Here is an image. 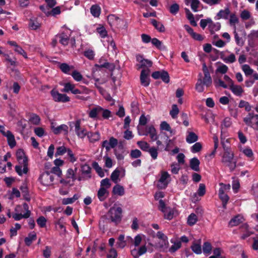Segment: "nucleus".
<instances>
[{"label": "nucleus", "mask_w": 258, "mask_h": 258, "mask_svg": "<svg viewBox=\"0 0 258 258\" xmlns=\"http://www.w3.org/2000/svg\"><path fill=\"white\" fill-rule=\"evenodd\" d=\"M17 159L19 165L15 166V170L18 174L22 176L28 172V160L25 153L22 149H19L16 152Z\"/></svg>", "instance_id": "1"}, {"label": "nucleus", "mask_w": 258, "mask_h": 258, "mask_svg": "<svg viewBox=\"0 0 258 258\" xmlns=\"http://www.w3.org/2000/svg\"><path fill=\"white\" fill-rule=\"evenodd\" d=\"M88 115L89 117L93 119L101 120L102 118L108 119L111 116V112L108 109L97 105L92 108L88 112Z\"/></svg>", "instance_id": "2"}, {"label": "nucleus", "mask_w": 258, "mask_h": 258, "mask_svg": "<svg viewBox=\"0 0 258 258\" xmlns=\"http://www.w3.org/2000/svg\"><path fill=\"white\" fill-rule=\"evenodd\" d=\"M222 144L225 152L222 156L221 161L232 171L235 168L236 166V162L234 160V154L228 148L225 147L223 142H222Z\"/></svg>", "instance_id": "3"}, {"label": "nucleus", "mask_w": 258, "mask_h": 258, "mask_svg": "<svg viewBox=\"0 0 258 258\" xmlns=\"http://www.w3.org/2000/svg\"><path fill=\"white\" fill-rule=\"evenodd\" d=\"M199 78L196 84L195 89L200 93L203 92L205 90L204 86L207 88L210 87L212 84V79L210 74H205L202 78V74L200 73L198 75Z\"/></svg>", "instance_id": "4"}, {"label": "nucleus", "mask_w": 258, "mask_h": 258, "mask_svg": "<svg viewBox=\"0 0 258 258\" xmlns=\"http://www.w3.org/2000/svg\"><path fill=\"white\" fill-rule=\"evenodd\" d=\"M122 209L118 205L114 204L108 211L107 216L111 221L116 225L120 222L122 219Z\"/></svg>", "instance_id": "5"}, {"label": "nucleus", "mask_w": 258, "mask_h": 258, "mask_svg": "<svg viewBox=\"0 0 258 258\" xmlns=\"http://www.w3.org/2000/svg\"><path fill=\"white\" fill-rule=\"evenodd\" d=\"M57 37H58V41L62 45L67 46L70 43L72 47L75 46V39L73 37L71 38V33L69 31L57 34Z\"/></svg>", "instance_id": "6"}, {"label": "nucleus", "mask_w": 258, "mask_h": 258, "mask_svg": "<svg viewBox=\"0 0 258 258\" xmlns=\"http://www.w3.org/2000/svg\"><path fill=\"white\" fill-rule=\"evenodd\" d=\"M243 121L247 126L258 131V114L252 112L249 113L244 117Z\"/></svg>", "instance_id": "7"}, {"label": "nucleus", "mask_w": 258, "mask_h": 258, "mask_svg": "<svg viewBox=\"0 0 258 258\" xmlns=\"http://www.w3.org/2000/svg\"><path fill=\"white\" fill-rule=\"evenodd\" d=\"M170 181V174L166 171H161V176L157 181V186L159 189H165Z\"/></svg>", "instance_id": "8"}, {"label": "nucleus", "mask_w": 258, "mask_h": 258, "mask_svg": "<svg viewBox=\"0 0 258 258\" xmlns=\"http://www.w3.org/2000/svg\"><path fill=\"white\" fill-rule=\"evenodd\" d=\"M156 236L160 239V241L157 243L158 247L161 250H166L169 245L167 237L162 231L157 232Z\"/></svg>", "instance_id": "9"}, {"label": "nucleus", "mask_w": 258, "mask_h": 258, "mask_svg": "<svg viewBox=\"0 0 258 258\" xmlns=\"http://www.w3.org/2000/svg\"><path fill=\"white\" fill-rule=\"evenodd\" d=\"M138 134L140 136L149 135L152 141H156L158 139L156 130L154 127L152 125L147 127L145 132L138 128Z\"/></svg>", "instance_id": "10"}, {"label": "nucleus", "mask_w": 258, "mask_h": 258, "mask_svg": "<svg viewBox=\"0 0 258 258\" xmlns=\"http://www.w3.org/2000/svg\"><path fill=\"white\" fill-rule=\"evenodd\" d=\"M81 120L78 119L75 122H70V125L71 126V124H74L76 135L79 138L83 139L87 135L88 133L86 129L81 127Z\"/></svg>", "instance_id": "11"}, {"label": "nucleus", "mask_w": 258, "mask_h": 258, "mask_svg": "<svg viewBox=\"0 0 258 258\" xmlns=\"http://www.w3.org/2000/svg\"><path fill=\"white\" fill-rule=\"evenodd\" d=\"M39 181L44 186H47L52 184L53 177L48 171L42 173L39 177Z\"/></svg>", "instance_id": "12"}, {"label": "nucleus", "mask_w": 258, "mask_h": 258, "mask_svg": "<svg viewBox=\"0 0 258 258\" xmlns=\"http://www.w3.org/2000/svg\"><path fill=\"white\" fill-rule=\"evenodd\" d=\"M51 95L55 102H67L70 101V98L66 94L59 93L54 90L51 91Z\"/></svg>", "instance_id": "13"}, {"label": "nucleus", "mask_w": 258, "mask_h": 258, "mask_svg": "<svg viewBox=\"0 0 258 258\" xmlns=\"http://www.w3.org/2000/svg\"><path fill=\"white\" fill-rule=\"evenodd\" d=\"M152 77L155 79H161L166 83H169L170 81L168 73L164 71L154 72L152 73Z\"/></svg>", "instance_id": "14"}, {"label": "nucleus", "mask_w": 258, "mask_h": 258, "mask_svg": "<svg viewBox=\"0 0 258 258\" xmlns=\"http://www.w3.org/2000/svg\"><path fill=\"white\" fill-rule=\"evenodd\" d=\"M149 75L150 70L149 69H143L142 70L140 81L141 84L145 87H148L150 84Z\"/></svg>", "instance_id": "15"}, {"label": "nucleus", "mask_w": 258, "mask_h": 258, "mask_svg": "<svg viewBox=\"0 0 258 258\" xmlns=\"http://www.w3.org/2000/svg\"><path fill=\"white\" fill-rule=\"evenodd\" d=\"M51 128L53 133L55 135L63 133L64 135H68L69 127L66 124H61L58 126H55L54 123H51Z\"/></svg>", "instance_id": "16"}, {"label": "nucleus", "mask_w": 258, "mask_h": 258, "mask_svg": "<svg viewBox=\"0 0 258 258\" xmlns=\"http://www.w3.org/2000/svg\"><path fill=\"white\" fill-rule=\"evenodd\" d=\"M136 59L140 63L139 68L149 69L152 65V62L151 60L144 59L142 55H137Z\"/></svg>", "instance_id": "17"}, {"label": "nucleus", "mask_w": 258, "mask_h": 258, "mask_svg": "<svg viewBox=\"0 0 258 258\" xmlns=\"http://www.w3.org/2000/svg\"><path fill=\"white\" fill-rule=\"evenodd\" d=\"M230 13V10L228 7L225 8L224 9L220 10L219 12L217 14L215 17V20H220L223 19L224 20H227L229 19V17Z\"/></svg>", "instance_id": "18"}, {"label": "nucleus", "mask_w": 258, "mask_h": 258, "mask_svg": "<svg viewBox=\"0 0 258 258\" xmlns=\"http://www.w3.org/2000/svg\"><path fill=\"white\" fill-rule=\"evenodd\" d=\"M206 193V186L203 183H200L199 184V187L197 191V192L194 193L193 196L191 197L192 201L196 202L199 200L197 197V195L200 197H203Z\"/></svg>", "instance_id": "19"}, {"label": "nucleus", "mask_w": 258, "mask_h": 258, "mask_svg": "<svg viewBox=\"0 0 258 258\" xmlns=\"http://www.w3.org/2000/svg\"><path fill=\"white\" fill-rule=\"evenodd\" d=\"M229 89L236 96L240 97L244 92L243 88L239 85H234V83L229 87Z\"/></svg>", "instance_id": "20"}, {"label": "nucleus", "mask_w": 258, "mask_h": 258, "mask_svg": "<svg viewBox=\"0 0 258 258\" xmlns=\"http://www.w3.org/2000/svg\"><path fill=\"white\" fill-rule=\"evenodd\" d=\"M4 136L7 137L8 144L11 148H13L16 146V142L14 136L10 131H7Z\"/></svg>", "instance_id": "21"}, {"label": "nucleus", "mask_w": 258, "mask_h": 258, "mask_svg": "<svg viewBox=\"0 0 258 258\" xmlns=\"http://www.w3.org/2000/svg\"><path fill=\"white\" fill-rule=\"evenodd\" d=\"M108 196V191L106 188L100 187L97 192V197L100 201H104Z\"/></svg>", "instance_id": "22"}, {"label": "nucleus", "mask_w": 258, "mask_h": 258, "mask_svg": "<svg viewBox=\"0 0 258 258\" xmlns=\"http://www.w3.org/2000/svg\"><path fill=\"white\" fill-rule=\"evenodd\" d=\"M208 28L211 34H213L216 31H218L220 29L221 24L219 22L214 23L211 20V22L209 25Z\"/></svg>", "instance_id": "23"}, {"label": "nucleus", "mask_w": 258, "mask_h": 258, "mask_svg": "<svg viewBox=\"0 0 258 258\" xmlns=\"http://www.w3.org/2000/svg\"><path fill=\"white\" fill-rule=\"evenodd\" d=\"M243 221V218L239 215L232 218L229 222L230 227L236 226L241 223Z\"/></svg>", "instance_id": "24"}, {"label": "nucleus", "mask_w": 258, "mask_h": 258, "mask_svg": "<svg viewBox=\"0 0 258 258\" xmlns=\"http://www.w3.org/2000/svg\"><path fill=\"white\" fill-rule=\"evenodd\" d=\"M188 135L186 137V141L189 143L191 144L196 142L198 140V136L192 132L187 131Z\"/></svg>", "instance_id": "25"}, {"label": "nucleus", "mask_w": 258, "mask_h": 258, "mask_svg": "<svg viewBox=\"0 0 258 258\" xmlns=\"http://www.w3.org/2000/svg\"><path fill=\"white\" fill-rule=\"evenodd\" d=\"M112 192L114 195L122 196L124 194V189L122 186L116 184L113 187Z\"/></svg>", "instance_id": "26"}, {"label": "nucleus", "mask_w": 258, "mask_h": 258, "mask_svg": "<svg viewBox=\"0 0 258 258\" xmlns=\"http://www.w3.org/2000/svg\"><path fill=\"white\" fill-rule=\"evenodd\" d=\"M200 161L197 158H193L190 160V167L193 170L199 171L200 170Z\"/></svg>", "instance_id": "27"}, {"label": "nucleus", "mask_w": 258, "mask_h": 258, "mask_svg": "<svg viewBox=\"0 0 258 258\" xmlns=\"http://www.w3.org/2000/svg\"><path fill=\"white\" fill-rule=\"evenodd\" d=\"M88 138L89 139L90 142L94 143L100 140V135L98 132L95 133H88L87 134Z\"/></svg>", "instance_id": "28"}, {"label": "nucleus", "mask_w": 258, "mask_h": 258, "mask_svg": "<svg viewBox=\"0 0 258 258\" xmlns=\"http://www.w3.org/2000/svg\"><path fill=\"white\" fill-rule=\"evenodd\" d=\"M121 170L119 169L116 168L111 173V179L112 180V181L115 183H117L120 180L119 179L118 177L120 174Z\"/></svg>", "instance_id": "29"}, {"label": "nucleus", "mask_w": 258, "mask_h": 258, "mask_svg": "<svg viewBox=\"0 0 258 258\" xmlns=\"http://www.w3.org/2000/svg\"><path fill=\"white\" fill-rule=\"evenodd\" d=\"M151 23L158 31L160 32L165 31V27L161 22H158L155 19H152L151 20Z\"/></svg>", "instance_id": "30"}, {"label": "nucleus", "mask_w": 258, "mask_h": 258, "mask_svg": "<svg viewBox=\"0 0 258 258\" xmlns=\"http://www.w3.org/2000/svg\"><path fill=\"white\" fill-rule=\"evenodd\" d=\"M240 228L243 231H245V233L242 235L241 238L243 239H245L246 238L249 237L252 233L248 231V225L247 224H242Z\"/></svg>", "instance_id": "31"}, {"label": "nucleus", "mask_w": 258, "mask_h": 258, "mask_svg": "<svg viewBox=\"0 0 258 258\" xmlns=\"http://www.w3.org/2000/svg\"><path fill=\"white\" fill-rule=\"evenodd\" d=\"M221 58L226 63H232L236 61V57L234 53H231L226 57L221 55Z\"/></svg>", "instance_id": "32"}, {"label": "nucleus", "mask_w": 258, "mask_h": 258, "mask_svg": "<svg viewBox=\"0 0 258 258\" xmlns=\"http://www.w3.org/2000/svg\"><path fill=\"white\" fill-rule=\"evenodd\" d=\"M36 239V234L34 232H33L30 233L28 237L25 238L24 241L27 245L29 246L31 244L32 241L35 240Z\"/></svg>", "instance_id": "33"}, {"label": "nucleus", "mask_w": 258, "mask_h": 258, "mask_svg": "<svg viewBox=\"0 0 258 258\" xmlns=\"http://www.w3.org/2000/svg\"><path fill=\"white\" fill-rule=\"evenodd\" d=\"M73 66H70L66 63H62L59 65V69L64 74H69L71 70L73 69Z\"/></svg>", "instance_id": "34"}, {"label": "nucleus", "mask_w": 258, "mask_h": 258, "mask_svg": "<svg viewBox=\"0 0 258 258\" xmlns=\"http://www.w3.org/2000/svg\"><path fill=\"white\" fill-rule=\"evenodd\" d=\"M81 171L83 174L86 175L89 178H91V167L87 164H84L81 167Z\"/></svg>", "instance_id": "35"}, {"label": "nucleus", "mask_w": 258, "mask_h": 258, "mask_svg": "<svg viewBox=\"0 0 258 258\" xmlns=\"http://www.w3.org/2000/svg\"><path fill=\"white\" fill-rule=\"evenodd\" d=\"M91 14L95 17H98L100 16L101 9L97 5H93L90 9Z\"/></svg>", "instance_id": "36"}, {"label": "nucleus", "mask_w": 258, "mask_h": 258, "mask_svg": "<svg viewBox=\"0 0 258 258\" xmlns=\"http://www.w3.org/2000/svg\"><path fill=\"white\" fill-rule=\"evenodd\" d=\"M151 42L153 45L160 50H164L166 49V47L162 44V42L156 38H153L151 40Z\"/></svg>", "instance_id": "37"}, {"label": "nucleus", "mask_w": 258, "mask_h": 258, "mask_svg": "<svg viewBox=\"0 0 258 258\" xmlns=\"http://www.w3.org/2000/svg\"><path fill=\"white\" fill-rule=\"evenodd\" d=\"M31 214L30 211H27L24 214H15L13 215V218L16 221L20 220L22 218H28Z\"/></svg>", "instance_id": "38"}, {"label": "nucleus", "mask_w": 258, "mask_h": 258, "mask_svg": "<svg viewBox=\"0 0 258 258\" xmlns=\"http://www.w3.org/2000/svg\"><path fill=\"white\" fill-rule=\"evenodd\" d=\"M78 199V196L77 195L75 194L72 198H64L62 200V204L63 205H66L68 204H71L75 202Z\"/></svg>", "instance_id": "39"}, {"label": "nucleus", "mask_w": 258, "mask_h": 258, "mask_svg": "<svg viewBox=\"0 0 258 258\" xmlns=\"http://www.w3.org/2000/svg\"><path fill=\"white\" fill-rule=\"evenodd\" d=\"M164 214V217L168 220H171L173 218L174 210L171 208H168L163 212Z\"/></svg>", "instance_id": "40"}, {"label": "nucleus", "mask_w": 258, "mask_h": 258, "mask_svg": "<svg viewBox=\"0 0 258 258\" xmlns=\"http://www.w3.org/2000/svg\"><path fill=\"white\" fill-rule=\"evenodd\" d=\"M198 221V217L194 213L190 214L187 218V224L190 226L195 225Z\"/></svg>", "instance_id": "41"}, {"label": "nucleus", "mask_w": 258, "mask_h": 258, "mask_svg": "<svg viewBox=\"0 0 258 258\" xmlns=\"http://www.w3.org/2000/svg\"><path fill=\"white\" fill-rule=\"evenodd\" d=\"M229 18V24L232 26L235 27L236 24H237L239 22L238 18L234 13L231 14Z\"/></svg>", "instance_id": "42"}, {"label": "nucleus", "mask_w": 258, "mask_h": 258, "mask_svg": "<svg viewBox=\"0 0 258 258\" xmlns=\"http://www.w3.org/2000/svg\"><path fill=\"white\" fill-rule=\"evenodd\" d=\"M179 110L177 107V105L173 104L172 106V109L170 111V115L171 116L172 118L175 119L177 117V115L179 113Z\"/></svg>", "instance_id": "43"}, {"label": "nucleus", "mask_w": 258, "mask_h": 258, "mask_svg": "<svg viewBox=\"0 0 258 258\" xmlns=\"http://www.w3.org/2000/svg\"><path fill=\"white\" fill-rule=\"evenodd\" d=\"M137 145L141 150L145 152H148L150 149L149 144L145 141H138L137 142Z\"/></svg>", "instance_id": "44"}, {"label": "nucleus", "mask_w": 258, "mask_h": 258, "mask_svg": "<svg viewBox=\"0 0 258 258\" xmlns=\"http://www.w3.org/2000/svg\"><path fill=\"white\" fill-rule=\"evenodd\" d=\"M201 240H200V241ZM191 250L196 254H200L202 253V248L200 242L199 243H193L191 246Z\"/></svg>", "instance_id": "45"}, {"label": "nucleus", "mask_w": 258, "mask_h": 258, "mask_svg": "<svg viewBox=\"0 0 258 258\" xmlns=\"http://www.w3.org/2000/svg\"><path fill=\"white\" fill-rule=\"evenodd\" d=\"M29 120L32 124L35 125H38L40 121L39 116L36 114H31Z\"/></svg>", "instance_id": "46"}, {"label": "nucleus", "mask_w": 258, "mask_h": 258, "mask_svg": "<svg viewBox=\"0 0 258 258\" xmlns=\"http://www.w3.org/2000/svg\"><path fill=\"white\" fill-rule=\"evenodd\" d=\"M124 239V235L123 234H120L118 238V241L116 243V245L118 247L123 248L125 246L126 242Z\"/></svg>", "instance_id": "47"}, {"label": "nucleus", "mask_w": 258, "mask_h": 258, "mask_svg": "<svg viewBox=\"0 0 258 258\" xmlns=\"http://www.w3.org/2000/svg\"><path fill=\"white\" fill-rule=\"evenodd\" d=\"M93 167L101 177L104 176V172L103 169L97 162H95L93 163Z\"/></svg>", "instance_id": "48"}, {"label": "nucleus", "mask_w": 258, "mask_h": 258, "mask_svg": "<svg viewBox=\"0 0 258 258\" xmlns=\"http://www.w3.org/2000/svg\"><path fill=\"white\" fill-rule=\"evenodd\" d=\"M40 24L35 20L30 19L29 27L32 30H36L40 27Z\"/></svg>", "instance_id": "49"}, {"label": "nucleus", "mask_w": 258, "mask_h": 258, "mask_svg": "<svg viewBox=\"0 0 258 258\" xmlns=\"http://www.w3.org/2000/svg\"><path fill=\"white\" fill-rule=\"evenodd\" d=\"M242 70L246 76H250L253 73V70H252L248 64H243L242 66Z\"/></svg>", "instance_id": "50"}, {"label": "nucleus", "mask_w": 258, "mask_h": 258, "mask_svg": "<svg viewBox=\"0 0 258 258\" xmlns=\"http://www.w3.org/2000/svg\"><path fill=\"white\" fill-rule=\"evenodd\" d=\"M148 152L150 154L153 159L155 160L157 158L158 155V148L155 147H151L148 151Z\"/></svg>", "instance_id": "51"}, {"label": "nucleus", "mask_w": 258, "mask_h": 258, "mask_svg": "<svg viewBox=\"0 0 258 258\" xmlns=\"http://www.w3.org/2000/svg\"><path fill=\"white\" fill-rule=\"evenodd\" d=\"M220 187L219 189V192L226 193L230 189L231 186L229 184H225L223 183H220Z\"/></svg>", "instance_id": "52"}, {"label": "nucleus", "mask_w": 258, "mask_h": 258, "mask_svg": "<svg viewBox=\"0 0 258 258\" xmlns=\"http://www.w3.org/2000/svg\"><path fill=\"white\" fill-rule=\"evenodd\" d=\"M84 56L90 60H93L95 56L94 51L90 49H88L84 52Z\"/></svg>", "instance_id": "53"}, {"label": "nucleus", "mask_w": 258, "mask_h": 258, "mask_svg": "<svg viewBox=\"0 0 258 258\" xmlns=\"http://www.w3.org/2000/svg\"><path fill=\"white\" fill-rule=\"evenodd\" d=\"M120 151H118L117 150H115V155L116 156V158L118 160H122L124 159V151L122 148V147H120Z\"/></svg>", "instance_id": "54"}, {"label": "nucleus", "mask_w": 258, "mask_h": 258, "mask_svg": "<svg viewBox=\"0 0 258 258\" xmlns=\"http://www.w3.org/2000/svg\"><path fill=\"white\" fill-rule=\"evenodd\" d=\"M181 246V243L180 241L177 240L173 243V244L171 246L169 249V251L171 252H174L176 251L177 249L180 248Z\"/></svg>", "instance_id": "55"}, {"label": "nucleus", "mask_w": 258, "mask_h": 258, "mask_svg": "<svg viewBox=\"0 0 258 258\" xmlns=\"http://www.w3.org/2000/svg\"><path fill=\"white\" fill-rule=\"evenodd\" d=\"M202 145L201 143H196L191 147V151L192 153H195L200 151L202 149Z\"/></svg>", "instance_id": "56"}, {"label": "nucleus", "mask_w": 258, "mask_h": 258, "mask_svg": "<svg viewBox=\"0 0 258 258\" xmlns=\"http://www.w3.org/2000/svg\"><path fill=\"white\" fill-rule=\"evenodd\" d=\"M111 186V183L108 178H106L101 180L100 182V187H103L106 189L110 188Z\"/></svg>", "instance_id": "57"}, {"label": "nucleus", "mask_w": 258, "mask_h": 258, "mask_svg": "<svg viewBox=\"0 0 258 258\" xmlns=\"http://www.w3.org/2000/svg\"><path fill=\"white\" fill-rule=\"evenodd\" d=\"M75 87V85L70 83H66L64 84V88L61 91L63 92H69V91H71V92H72Z\"/></svg>", "instance_id": "58"}, {"label": "nucleus", "mask_w": 258, "mask_h": 258, "mask_svg": "<svg viewBox=\"0 0 258 258\" xmlns=\"http://www.w3.org/2000/svg\"><path fill=\"white\" fill-rule=\"evenodd\" d=\"M203 250L204 253H210L212 250V246L210 242H204L203 246Z\"/></svg>", "instance_id": "59"}, {"label": "nucleus", "mask_w": 258, "mask_h": 258, "mask_svg": "<svg viewBox=\"0 0 258 258\" xmlns=\"http://www.w3.org/2000/svg\"><path fill=\"white\" fill-rule=\"evenodd\" d=\"M14 51L18 54L22 55L25 58H28L27 53L20 46L18 45L14 48Z\"/></svg>", "instance_id": "60"}, {"label": "nucleus", "mask_w": 258, "mask_h": 258, "mask_svg": "<svg viewBox=\"0 0 258 258\" xmlns=\"http://www.w3.org/2000/svg\"><path fill=\"white\" fill-rule=\"evenodd\" d=\"M67 149L68 148H66L63 146L57 148L55 156L56 157L58 156L63 155L65 153H66Z\"/></svg>", "instance_id": "61"}, {"label": "nucleus", "mask_w": 258, "mask_h": 258, "mask_svg": "<svg viewBox=\"0 0 258 258\" xmlns=\"http://www.w3.org/2000/svg\"><path fill=\"white\" fill-rule=\"evenodd\" d=\"M160 128L162 130L169 132L172 133V130L170 125L166 121H162L160 124Z\"/></svg>", "instance_id": "62"}, {"label": "nucleus", "mask_w": 258, "mask_h": 258, "mask_svg": "<svg viewBox=\"0 0 258 258\" xmlns=\"http://www.w3.org/2000/svg\"><path fill=\"white\" fill-rule=\"evenodd\" d=\"M142 153L138 149L133 150L131 151L130 156L132 158H138L141 156Z\"/></svg>", "instance_id": "63"}, {"label": "nucleus", "mask_w": 258, "mask_h": 258, "mask_svg": "<svg viewBox=\"0 0 258 258\" xmlns=\"http://www.w3.org/2000/svg\"><path fill=\"white\" fill-rule=\"evenodd\" d=\"M228 70V68L224 64L221 63V65L218 67L216 72L221 74H225Z\"/></svg>", "instance_id": "64"}]
</instances>
